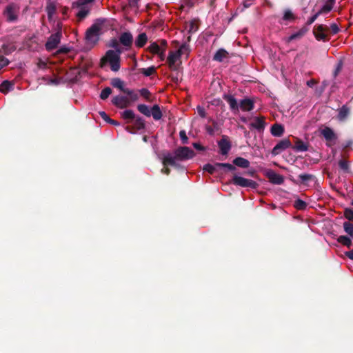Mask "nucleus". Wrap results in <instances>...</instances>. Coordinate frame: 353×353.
<instances>
[{
    "instance_id": "obj_1",
    "label": "nucleus",
    "mask_w": 353,
    "mask_h": 353,
    "mask_svg": "<svg viewBox=\"0 0 353 353\" xmlns=\"http://www.w3.org/2000/svg\"><path fill=\"white\" fill-rule=\"evenodd\" d=\"M195 156L193 150L187 146H181L174 150V156L168 154L164 156L163 164L164 166L177 167L176 161H185L192 159Z\"/></svg>"
},
{
    "instance_id": "obj_2",
    "label": "nucleus",
    "mask_w": 353,
    "mask_h": 353,
    "mask_svg": "<svg viewBox=\"0 0 353 353\" xmlns=\"http://www.w3.org/2000/svg\"><path fill=\"white\" fill-rule=\"evenodd\" d=\"M107 63L110 64L112 71L117 72L121 68V57L113 50H108L101 59L100 66L103 68Z\"/></svg>"
},
{
    "instance_id": "obj_3",
    "label": "nucleus",
    "mask_w": 353,
    "mask_h": 353,
    "mask_svg": "<svg viewBox=\"0 0 353 353\" xmlns=\"http://www.w3.org/2000/svg\"><path fill=\"white\" fill-rule=\"evenodd\" d=\"M230 183L236 186L249 188L254 190L259 187V184L256 181L239 176L236 173L233 174Z\"/></svg>"
},
{
    "instance_id": "obj_4",
    "label": "nucleus",
    "mask_w": 353,
    "mask_h": 353,
    "mask_svg": "<svg viewBox=\"0 0 353 353\" xmlns=\"http://www.w3.org/2000/svg\"><path fill=\"white\" fill-rule=\"evenodd\" d=\"M328 30V26L323 24H319L314 26L313 28V34L317 41L327 42L330 39Z\"/></svg>"
},
{
    "instance_id": "obj_5",
    "label": "nucleus",
    "mask_w": 353,
    "mask_h": 353,
    "mask_svg": "<svg viewBox=\"0 0 353 353\" xmlns=\"http://www.w3.org/2000/svg\"><path fill=\"white\" fill-rule=\"evenodd\" d=\"M220 168H225L227 171H235L236 168L230 163H215L214 165L210 163H207L203 165V171L208 172L210 174H214L218 171V169Z\"/></svg>"
},
{
    "instance_id": "obj_6",
    "label": "nucleus",
    "mask_w": 353,
    "mask_h": 353,
    "mask_svg": "<svg viewBox=\"0 0 353 353\" xmlns=\"http://www.w3.org/2000/svg\"><path fill=\"white\" fill-rule=\"evenodd\" d=\"M185 45H181L179 50L176 51H170L169 52V55L167 58V62L168 63L169 68L172 70H177L178 66L176 65V62L178 59H180L181 55L183 54V49L185 48Z\"/></svg>"
},
{
    "instance_id": "obj_7",
    "label": "nucleus",
    "mask_w": 353,
    "mask_h": 353,
    "mask_svg": "<svg viewBox=\"0 0 353 353\" xmlns=\"http://www.w3.org/2000/svg\"><path fill=\"white\" fill-rule=\"evenodd\" d=\"M61 37L62 32L60 30L50 35L46 43V49L48 51H51L57 48L61 41Z\"/></svg>"
},
{
    "instance_id": "obj_8",
    "label": "nucleus",
    "mask_w": 353,
    "mask_h": 353,
    "mask_svg": "<svg viewBox=\"0 0 353 353\" xmlns=\"http://www.w3.org/2000/svg\"><path fill=\"white\" fill-rule=\"evenodd\" d=\"M99 26L97 24H93L86 32V40L92 44L97 43L99 41Z\"/></svg>"
},
{
    "instance_id": "obj_9",
    "label": "nucleus",
    "mask_w": 353,
    "mask_h": 353,
    "mask_svg": "<svg viewBox=\"0 0 353 353\" xmlns=\"http://www.w3.org/2000/svg\"><path fill=\"white\" fill-rule=\"evenodd\" d=\"M292 143L289 139H284L279 141V143L273 148L272 154L276 156L281 154L285 150L291 148Z\"/></svg>"
},
{
    "instance_id": "obj_10",
    "label": "nucleus",
    "mask_w": 353,
    "mask_h": 353,
    "mask_svg": "<svg viewBox=\"0 0 353 353\" xmlns=\"http://www.w3.org/2000/svg\"><path fill=\"white\" fill-rule=\"evenodd\" d=\"M218 146L220 149V153L222 155L227 156L232 148L228 137L223 135L221 139L218 141Z\"/></svg>"
},
{
    "instance_id": "obj_11",
    "label": "nucleus",
    "mask_w": 353,
    "mask_h": 353,
    "mask_svg": "<svg viewBox=\"0 0 353 353\" xmlns=\"http://www.w3.org/2000/svg\"><path fill=\"white\" fill-rule=\"evenodd\" d=\"M266 177L269 179L270 182L276 184L281 185L284 182V178L282 175L276 173L272 170H269L265 173Z\"/></svg>"
},
{
    "instance_id": "obj_12",
    "label": "nucleus",
    "mask_w": 353,
    "mask_h": 353,
    "mask_svg": "<svg viewBox=\"0 0 353 353\" xmlns=\"http://www.w3.org/2000/svg\"><path fill=\"white\" fill-rule=\"evenodd\" d=\"M112 103L119 108L123 109L130 104V99L125 96H116L112 99Z\"/></svg>"
},
{
    "instance_id": "obj_13",
    "label": "nucleus",
    "mask_w": 353,
    "mask_h": 353,
    "mask_svg": "<svg viewBox=\"0 0 353 353\" xmlns=\"http://www.w3.org/2000/svg\"><path fill=\"white\" fill-rule=\"evenodd\" d=\"M148 50L153 54L158 55L161 61L165 60V54L161 49V46H159L158 42L154 41L151 43L150 45L148 47Z\"/></svg>"
},
{
    "instance_id": "obj_14",
    "label": "nucleus",
    "mask_w": 353,
    "mask_h": 353,
    "mask_svg": "<svg viewBox=\"0 0 353 353\" xmlns=\"http://www.w3.org/2000/svg\"><path fill=\"white\" fill-rule=\"evenodd\" d=\"M134 125L133 127L131 126H126L125 130L130 132V133H134V130H140L145 128V121L144 120L140 117H135V119H134Z\"/></svg>"
},
{
    "instance_id": "obj_15",
    "label": "nucleus",
    "mask_w": 353,
    "mask_h": 353,
    "mask_svg": "<svg viewBox=\"0 0 353 353\" xmlns=\"http://www.w3.org/2000/svg\"><path fill=\"white\" fill-rule=\"evenodd\" d=\"M265 125V117H256L254 121L250 123V128L256 129L259 132H262L264 130Z\"/></svg>"
},
{
    "instance_id": "obj_16",
    "label": "nucleus",
    "mask_w": 353,
    "mask_h": 353,
    "mask_svg": "<svg viewBox=\"0 0 353 353\" xmlns=\"http://www.w3.org/2000/svg\"><path fill=\"white\" fill-rule=\"evenodd\" d=\"M119 42L126 48H130L133 43V37L131 32H125L121 34Z\"/></svg>"
},
{
    "instance_id": "obj_17",
    "label": "nucleus",
    "mask_w": 353,
    "mask_h": 353,
    "mask_svg": "<svg viewBox=\"0 0 353 353\" xmlns=\"http://www.w3.org/2000/svg\"><path fill=\"white\" fill-rule=\"evenodd\" d=\"M241 108L243 111L249 112L254 109V102L252 99L249 98H245L242 99L239 102V108Z\"/></svg>"
},
{
    "instance_id": "obj_18",
    "label": "nucleus",
    "mask_w": 353,
    "mask_h": 353,
    "mask_svg": "<svg viewBox=\"0 0 353 353\" xmlns=\"http://www.w3.org/2000/svg\"><path fill=\"white\" fill-rule=\"evenodd\" d=\"M223 99L230 105L232 111L236 112L239 110V103L238 104L236 99L231 94H224Z\"/></svg>"
},
{
    "instance_id": "obj_19",
    "label": "nucleus",
    "mask_w": 353,
    "mask_h": 353,
    "mask_svg": "<svg viewBox=\"0 0 353 353\" xmlns=\"http://www.w3.org/2000/svg\"><path fill=\"white\" fill-rule=\"evenodd\" d=\"M229 58V53L223 48L219 49L213 56V60L223 62L224 59Z\"/></svg>"
},
{
    "instance_id": "obj_20",
    "label": "nucleus",
    "mask_w": 353,
    "mask_h": 353,
    "mask_svg": "<svg viewBox=\"0 0 353 353\" xmlns=\"http://www.w3.org/2000/svg\"><path fill=\"white\" fill-rule=\"evenodd\" d=\"M321 134L326 141H330L336 139L337 137L333 130L329 127H325L321 132Z\"/></svg>"
},
{
    "instance_id": "obj_21",
    "label": "nucleus",
    "mask_w": 353,
    "mask_h": 353,
    "mask_svg": "<svg viewBox=\"0 0 353 353\" xmlns=\"http://www.w3.org/2000/svg\"><path fill=\"white\" fill-rule=\"evenodd\" d=\"M46 10L47 12L48 18L50 21L52 20L53 15L56 13V3L50 0L48 1Z\"/></svg>"
},
{
    "instance_id": "obj_22",
    "label": "nucleus",
    "mask_w": 353,
    "mask_h": 353,
    "mask_svg": "<svg viewBox=\"0 0 353 353\" xmlns=\"http://www.w3.org/2000/svg\"><path fill=\"white\" fill-rule=\"evenodd\" d=\"M350 113V108L346 105H343L339 110L337 115V119L340 121H344L347 119V117Z\"/></svg>"
},
{
    "instance_id": "obj_23",
    "label": "nucleus",
    "mask_w": 353,
    "mask_h": 353,
    "mask_svg": "<svg viewBox=\"0 0 353 353\" xmlns=\"http://www.w3.org/2000/svg\"><path fill=\"white\" fill-rule=\"evenodd\" d=\"M233 165L236 168V166L241 168H248L250 167V161L243 157H236L233 161Z\"/></svg>"
},
{
    "instance_id": "obj_24",
    "label": "nucleus",
    "mask_w": 353,
    "mask_h": 353,
    "mask_svg": "<svg viewBox=\"0 0 353 353\" xmlns=\"http://www.w3.org/2000/svg\"><path fill=\"white\" fill-rule=\"evenodd\" d=\"M284 127L281 124L274 123L272 125L270 132L274 137H280L284 133Z\"/></svg>"
},
{
    "instance_id": "obj_25",
    "label": "nucleus",
    "mask_w": 353,
    "mask_h": 353,
    "mask_svg": "<svg viewBox=\"0 0 353 353\" xmlns=\"http://www.w3.org/2000/svg\"><path fill=\"white\" fill-rule=\"evenodd\" d=\"M291 148L298 152H305L308 150L307 144L298 138H296L295 145Z\"/></svg>"
},
{
    "instance_id": "obj_26",
    "label": "nucleus",
    "mask_w": 353,
    "mask_h": 353,
    "mask_svg": "<svg viewBox=\"0 0 353 353\" xmlns=\"http://www.w3.org/2000/svg\"><path fill=\"white\" fill-rule=\"evenodd\" d=\"M335 3L336 0H325L324 5L319 10V13L327 14L330 12L332 10Z\"/></svg>"
},
{
    "instance_id": "obj_27",
    "label": "nucleus",
    "mask_w": 353,
    "mask_h": 353,
    "mask_svg": "<svg viewBox=\"0 0 353 353\" xmlns=\"http://www.w3.org/2000/svg\"><path fill=\"white\" fill-rule=\"evenodd\" d=\"M13 83L8 80H5L0 84V92L3 94H7L9 91L13 90Z\"/></svg>"
},
{
    "instance_id": "obj_28",
    "label": "nucleus",
    "mask_w": 353,
    "mask_h": 353,
    "mask_svg": "<svg viewBox=\"0 0 353 353\" xmlns=\"http://www.w3.org/2000/svg\"><path fill=\"white\" fill-rule=\"evenodd\" d=\"M4 14L7 18V20L10 22L14 21L17 19V17L14 13L12 6L10 5L7 6Z\"/></svg>"
},
{
    "instance_id": "obj_29",
    "label": "nucleus",
    "mask_w": 353,
    "mask_h": 353,
    "mask_svg": "<svg viewBox=\"0 0 353 353\" xmlns=\"http://www.w3.org/2000/svg\"><path fill=\"white\" fill-rule=\"evenodd\" d=\"M148 41V36L145 32L141 33L138 35L135 40V45L138 48H143Z\"/></svg>"
},
{
    "instance_id": "obj_30",
    "label": "nucleus",
    "mask_w": 353,
    "mask_h": 353,
    "mask_svg": "<svg viewBox=\"0 0 353 353\" xmlns=\"http://www.w3.org/2000/svg\"><path fill=\"white\" fill-rule=\"evenodd\" d=\"M299 178L301 180L299 183L306 185L308 184V182L316 179V176L314 175L306 173L299 174Z\"/></svg>"
},
{
    "instance_id": "obj_31",
    "label": "nucleus",
    "mask_w": 353,
    "mask_h": 353,
    "mask_svg": "<svg viewBox=\"0 0 353 353\" xmlns=\"http://www.w3.org/2000/svg\"><path fill=\"white\" fill-rule=\"evenodd\" d=\"M151 115L156 121L160 120L162 117V112L159 105H154L150 110Z\"/></svg>"
},
{
    "instance_id": "obj_32",
    "label": "nucleus",
    "mask_w": 353,
    "mask_h": 353,
    "mask_svg": "<svg viewBox=\"0 0 353 353\" xmlns=\"http://www.w3.org/2000/svg\"><path fill=\"white\" fill-rule=\"evenodd\" d=\"M111 85L114 88H117L118 89H119L123 93L125 92V90H126V89H127L124 86V82L119 78H113L111 80Z\"/></svg>"
},
{
    "instance_id": "obj_33",
    "label": "nucleus",
    "mask_w": 353,
    "mask_h": 353,
    "mask_svg": "<svg viewBox=\"0 0 353 353\" xmlns=\"http://www.w3.org/2000/svg\"><path fill=\"white\" fill-rule=\"evenodd\" d=\"M306 30H304V29H301L299 31H298L296 33H294L292 34V35H290L288 38V40L287 41L288 42H291L293 40H296V39H300L306 32Z\"/></svg>"
},
{
    "instance_id": "obj_34",
    "label": "nucleus",
    "mask_w": 353,
    "mask_h": 353,
    "mask_svg": "<svg viewBox=\"0 0 353 353\" xmlns=\"http://www.w3.org/2000/svg\"><path fill=\"white\" fill-rule=\"evenodd\" d=\"M337 241L341 244L350 248L352 245V241L350 237L344 235L339 236Z\"/></svg>"
},
{
    "instance_id": "obj_35",
    "label": "nucleus",
    "mask_w": 353,
    "mask_h": 353,
    "mask_svg": "<svg viewBox=\"0 0 353 353\" xmlns=\"http://www.w3.org/2000/svg\"><path fill=\"white\" fill-rule=\"evenodd\" d=\"M79 11L76 14L79 21L85 19L90 12V10L86 7L79 8Z\"/></svg>"
},
{
    "instance_id": "obj_36",
    "label": "nucleus",
    "mask_w": 353,
    "mask_h": 353,
    "mask_svg": "<svg viewBox=\"0 0 353 353\" xmlns=\"http://www.w3.org/2000/svg\"><path fill=\"white\" fill-rule=\"evenodd\" d=\"M137 110L143 114L150 117L151 116L150 110L148 106L145 104H139L137 105Z\"/></svg>"
},
{
    "instance_id": "obj_37",
    "label": "nucleus",
    "mask_w": 353,
    "mask_h": 353,
    "mask_svg": "<svg viewBox=\"0 0 353 353\" xmlns=\"http://www.w3.org/2000/svg\"><path fill=\"white\" fill-rule=\"evenodd\" d=\"M139 71L145 77H150L156 72V68L154 66H150L148 68H141Z\"/></svg>"
},
{
    "instance_id": "obj_38",
    "label": "nucleus",
    "mask_w": 353,
    "mask_h": 353,
    "mask_svg": "<svg viewBox=\"0 0 353 353\" xmlns=\"http://www.w3.org/2000/svg\"><path fill=\"white\" fill-rule=\"evenodd\" d=\"M99 114L101 117L107 123L114 125H119V123L117 121L113 120L109 117V116L103 111L99 112Z\"/></svg>"
},
{
    "instance_id": "obj_39",
    "label": "nucleus",
    "mask_w": 353,
    "mask_h": 353,
    "mask_svg": "<svg viewBox=\"0 0 353 353\" xmlns=\"http://www.w3.org/2000/svg\"><path fill=\"white\" fill-rule=\"evenodd\" d=\"M343 228L345 232L353 238V224L349 221L343 223Z\"/></svg>"
},
{
    "instance_id": "obj_40",
    "label": "nucleus",
    "mask_w": 353,
    "mask_h": 353,
    "mask_svg": "<svg viewBox=\"0 0 353 353\" xmlns=\"http://www.w3.org/2000/svg\"><path fill=\"white\" fill-rule=\"evenodd\" d=\"M294 207L299 210H305L307 207V203L300 199H298L294 201Z\"/></svg>"
},
{
    "instance_id": "obj_41",
    "label": "nucleus",
    "mask_w": 353,
    "mask_h": 353,
    "mask_svg": "<svg viewBox=\"0 0 353 353\" xmlns=\"http://www.w3.org/2000/svg\"><path fill=\"white\" fill-rule=\"evenodd\" d=\"M122 117L124 119L133 120L135 119V114L132 110H126L122 113Z\"/></svg>"
},
{
    "instance_id": "obj_42",
    "label": "nucleus",
    "mask_w": 353,
    "mask_h": 353,
    "mask_svg": "<svg viewBox=\"0 0 353 353\" xmlns=\"http://www.w3.org/2000/svg\"><path fill=\"white\" fill-rule=\"evenodd\" d=\"M139 93L141 96L145 98L148 101H152L151 93L147 88H141L139 90Z\"/></svg>"
},
{
    "instance_id": "obj_43",
    "label": "nucleus",
    "mask_w": 353,
    "mask_h": 353,
    "mask_svg": "<svg viewBox=\"0 0 353 353\" xmlns=\"http://www.w3.org/2000/svg\"><path fill=\"white\" fill-rule=\"evenodd\" d=\"M112 93V89L110 87H106L104 89L102 90L100 94V98L102 100L107 99L110 94Z\"/></svg>"
},
{
    "instance_id": "obj_44",
    "label": "nucleus",
    "mask_w": 353,
    "mask_h": 353,
    "mask_svg": "<svg viewBox=\"0 0 353 353\" xmlns=\"http://www.w3.org/2000/svg\"><path fill=\"white\" fill-rule=\"evenodd\" d=\"M328 28H329V30H328L329 35L330 34L335 35V34H338L341 30L339 26L336 23H332L330 25V26Z\"/></svg>"
},
{
    "instance_id": "obj_45",
    "label": "nucleus",
    "mask_w": 353,
    "mask_h": 353,
    "mask_svg": "<svg viewBox=\"0 0 353 353\" xmlns=\"http://www.w3.org/2000/svg\"><path fill=\"white\" fill-rule=\"evenodd\" d=\"M124 93L128 94L130 97V101H136L139 99V95L137 93H135L133 90H132L129 88L126 89V90H125Z\"/></svg>"
},
{
    "instance_id": "obj_46",
    "label": "nucleus",
    "mask_w": 353,
    "mask_h": 353,
    "mask_svg": "<svg viewBox=\"0 0 353 353\" xmlns=\"http://www.w3.org/2000/svg\"><path fill=\"white\" fill-rule=\"evenodd\" d=\"M295 17L290 10L287 9L284 11L283 16V19L284 21H293Z\"/></svg>"
},
{
    "instance_id": "obj_47",
    "label": "nucleus",
    "mask_w": 353,
    "mask_h": 353,
    "mask_svg": "<svg viewBox=\"0 0 353 353\" xmlns=\"http://www.w3.org/2000/svg\"><path fill=\"white\" fill-rule=\"evenodd\" d=\"M2 49L3 50V52L5 54H10L16 50V47L14 46H10L8 44H3L2 46Z\"/></svg>"
},
{
    "instance_id": "obj_48",
    "label": "nucleus",
    "mask_w": 353,
    "mask_h": 353,
    "mask_svg": "<svg viewBox=\"0 0 353 353\" xmlns=\"http://www.w3.org/2000/svg\"><path fill=\"white\" fill-rule=\"evenodd\" d=\"M339 165L341 170H343L345 172H349L350 168L348 161L345 159H341L339 161Z\"/></svg>"
},
{
    "instance_id": "obj_49",
    "label": "nucleus",
    "mask_w": 353,
    "mask_h": 353,
    "mask_svg": "<svg viewBox=\"0 0 353 353\" xmlns=\"http://www.w3.org/2000/svg\"><path fill=\"white\" fill-rule=\"evenodd\" d=\"M90 3L88 0H77L72 3V8L85 7V6Z\"/></svg>"
},
{
    "instance_id": "obj_50",
    "label": "nucleus",
    "mask_w": 353,
    "mask_h": 353,
    "mask_svg": "<svg viewBox=\"0 0 353 353\" xmlns=\"http://www.w3.org/2000/svg\"><path fill=\"white\" fill-rule=\"evenodd\" d=\"M344 216L347 220L353 221V210L351 208H346L344 210Z\"/></svg>"
},
{
    "instance_id": "obj_51",
    "label": "nucleus",
    "mask_w": 353,
    "mask_h": 353,
    "mask_svg": "<svg viewBox=\"0 0 353 353\" xmlns=\"http://www.w3.org/2000/svg\"><path fill=\"white\" fill-rule=\"evenodd\" d=\"M157 42L159 43V46H161V49L165 54V51H166L167 46H168L167 41L165 39H160V40L157 41Z\"/></svg>"
},
{
    "instance_id": "obj_52",
    "label": "nucleus",
    "mask_w": 353,
    "mask_h": 353,
    "mask_svg": "<svg viewBox=\"0 0 353 353\" xmlns=\"http://www.w3.org/2000/svg\"><path fill=\"white\" fill-rule=\"evenodd\" d=\"M321 14H323L322 13H319V10L316 13L314 14L313 16H312L311 17H310L307 21V25H311L312 23H313L316 20V19L318 18V17Z\"/></svg>"
},
{
    "instance_id": "obj_53",
    "label": "nucleus",
    "mask_w": 353,
    "mask_h": 353,
    "mask_svg": "<svg viewBox=\"0 0 353 353\" xmlns=\"http://www.w3.org/2000/svg\"><path fill=\"white\" fill-rule=\"evenodd\" d=\"M179 136H180L181 140L183 144L188 143V138L186 133L184 130L180 131Z\"/></svg>"
},
{
    "instance_id": "obj_54",
    "label": "nucleus",
    "mask_w": 353,
    "mask_h": 353,
    "mask_svg": "<svg viewBox=\"0 0 353 353\" xmlns=\"http://www.w3.org/2000/svg\"><path fill=\"white\" fill-rule=\"evenodd\" d=\"M198 30V26L194 21H192L190 23L189 32H194Z\"/></svg>"
},
{
    "instance_id": "obj_55",
    "label": "nucleus",
    "mask_w": 353,
    "mask_h": 353,
    "mask_svg": "<svg viewBox=\"0 0 353 353\" xmlns=\"http://www.w3.org/2000/svg\"><path fill=\"white\" fill-rule=\"evenodd\" d=\"M196 109H197L198 114H199V116L201 117L205 118L206 117V112H205L204 108H203L201 106H198Z\"/></svg>"
},
{
    "instance_id": "obj_56",
    "label": "nucleus",
    "mask_w": 353,
    "mask_h": 353,
    "mask_svg": "<svg viewBox=\"0 0 353 353\" xmlns=\"http://www.w3.org/2000/svg\"><path fill=\"white\" fill-rule=\"evenodd\" d=\"M140 0H128V6L131 8H138V3Z\"/></svg>"
},
{
    "instance_id": "obj_57",
    "label": "nucleus",
    "mask_w": 353,
    "mask_h": 353,
    "mask_svg": "<svg viewBox=\"0 0 353 353\" xmlns=\"http://www.w3.org/2000/svg\"><path fill=\"white\" fill-rule=\"evenodd\" d=\"M192 145L196 150L200 151H204L205 150V148L201 145L199 143H194Z\"/></svg>"
},
{
    "instance_id": "obj_58",
    "label": "nucleus",
    "mask_w": 353,
    "mask_h": 353,
    "mask_svg": "<svg viewBox=\"0 0 353 353\" xmlns=\"http://www.w3.org/2000/svg\"><path fill=\"white\" fill-rule=\"evenodd\" d=\"M119 46V42L116 39H113L111 40V43L110 44V47L113 48H117Z\"/></svg>"
},
{
    "instance_id": "obj_59",
    "label": "nucleus",
    "mask_w": 353,
    "mask_h": 353,
    "mask_svg": "<svg viewBox=\"0 0 353 353\" xmlns=\"http://www.w3.org/2000/svg\"><path fill=\"white\" fill-rule=\"evenodd\" d=\"M341 68H342V63H339V64H338V65H337L336 68L335 69V70H334V77H336L338 75L339 72L341 71Z\"/></svg>"
},
{
    "instance_id": "obj_60",
    "label": "nucleus",
    "mask_w": 353,
    "mask_h": 353,
    "mask_svg": "<svg viewBox=\"0 0 353 353\" xmlns=\"http://www.w3.org/2000/svg\"><path fill=\"white\" fill-rule=\"evenodd\" d=\"M205 130L210 135H213L214 134V128H212V126L206 125Z\"/></svg>"
},
{
    "instance_id": "obj_61",
    "label": "nucleus",
    "mask_w": 353,
    "mask_h": 353,
    "mask_svg": "<svg viewBox=\"0 0 353 353\" xmlns=\"http://www.w3.org/2000/svg\"><path fill=\"white\" fill-rule=\"evenodd\" d=\"M315 84H316V81L313 79L307 81V86L310 88H312Z\"/></svg>"
},
{
    "instance_id": "obj_62",
    "label": "nucleus",
    "mask_w": 353,
    "mask_h": 353,
    "mask_svg": "<svg viewBox=\"0 0 353 353\" xmlns=\"http://www.w3.org/2000/svg\"><path fill=\"white\" fill-rule=\"evenodd\" d=\"M345 255L351 260H353V249L345 253Z\"/></svg>"
},
{
    "instance_id": "obj_63",
    "label": "nucleus",
    "mask_w": 353,
    "mask_h": 353,
    "mask_svg": "<svg viewBox=\"0 0 353 353\" xmlns=\"http://www.w3.org/2000/svg\"><path fill=\"white\" fill-rule=\"evenodd\" d=\"M161 172L166 175H169L170 173V170L168 168H165L161 170Z\"/></svg>"
},
{
    "instance_id": "obj_64",
    "label": "nucleus",
    "mask_w": 353,
    "mask_h": 353,
    "mask_svg": "<svg viewBox=\"0 0 353 353\" xmlns=\"http://www.w3.org/2000/svg\"><path fill=\"white\" fill-rule=\"evenodd\" d=\"M245 174L252 176V177H254L256 176V171L252 170H250L247 172H245Z\"/></svg>"
}]
</instances>
